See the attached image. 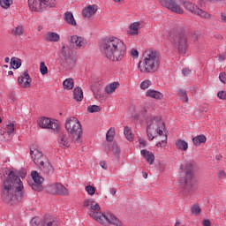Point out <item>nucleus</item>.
<instances>
[{
	"label": "nucleus",
	"mask_w": 226,
	"mask_h": 226,
	"mask_svg": "<svg viewBox=\"0 0 226 226\" xmlns=\"http://www.w3.org/2000/svg\"><path fill=\"white\" fill-rule=\"evenodd\" d=\"M2 185L0 189L1 200L4 204L13 206L24 198V185L17 171L4 170L0 173Z\"/></svg>",
	"instance_id": "f257e3e1"
},
{
	"label": "nucleus",
	"mask_w": 226,
	"mask_h": 226,
	"mask_svg": "<svg viewBox=\"0 0 226 226\" xmlns=\"http://www.w3.org/2000/svg\"><path fill=\"white\" fill-rule=\"evenodd\" d=\"M101 52L109 61H123L126 54V44L117 37L105 39L101 46Z\"/></svg>",
	"instance_id": "f03ea898"
},
{
	"label": "nucleus",
	"mask_w": 226,
	"mask_h": 226,
	"mask_svg": "<svg viewBox=\"0 0 226 226\" xmlns=\"http://www.w3.org/2000/svg\"><path fill=\"white\" fill-rule=\"evenodd\" d=\"M162 63V56L153 49H146L143 60L139 61L138 68L141 73H156Z\"/></svg>",
	"instance_id": "7ed1b4c3"
},
{
	"label": "nucleus",
	"mask_w": 226,
	"mask_h": 226,
	"mask_svg": "<svg viewBox=\"0 0 226 226\" xmlns=\"http://www.w3.org/2000/svg\"><path fill=\"white\" fill-rule=\"evenodd\" d=\"M165 130V124L162 121L160 117H148L147 118V135L148 140H153L154 139V133L158 135H163V131Z\"/></svg>",
	"instance_id": "20e7f679"
},
{
	"label": "nucleus",
	"mask_w": 226,
	"mask_h": 226,
	"mask_svg": "<svg viewBox=\"0 0 226 226\" xmlns=\"http://www.w3.org/2000/svg\"><path fill=\"white\" fill-rule=\"evenodd\" d=\"M193 167H195V162L193 161H185L180 165L181 174L185 175V185L189 190H192L196 186L193 179Z\"/></svg>",
	"instance_id": "39448f33"
},
{
	"label": "nucleus",
	"mask_w": 226,
	"mask_h": 226,
	"mask_svg": "<svg viewBox=\"0 0 226 226\" xmlns=\"http://www.w3.org/2000/svg\"><path fill=\"white\" fill-rule=\"evenodd\" d=\"M65 129L72 135L74 142H80L82 137V125L79 119L75 117H71L65 121Z\"/></svg>",
	"instance_id": "423d86ee"
},
{
	"label": "nucleus",
	"mask_w": 226,
	"mask_h": 226,
	"mask_svg": "<svg viewBox=\"0 0 226 226\" xmlns=\"http://www.w3.org/2000/svg\"><path fill=\"white\" fill-rule=\"evenodd\" d=\"M89 216L91 218H94L96 222H99V223H103L106 220V222H109V223H112V225L116 226H121L123 225V222L116 217V215L112 214H108L105 215V214H102L101 212H89Z\"/></svg>",
	"instance_id": "0eeeda50"
},
{
	"label": "nucleus",
	"mask_w": 226,
	"mask_h": 226,
	"mask_svg": "<svg viewBox=\"0 0 226 226\" xmlns=\"http://www.w3.org/2000/svg\"><path fill=\"white\" fill-rule=\"evenodd\" d=\"M57 0H28V6L33 11H43L46 8H55Z\"/></svg>",
	"instance_id": "6e6552de"
},
{
	"label": "nucleus",
	"mask_w": 226,
	"mask_h": 226,
	"mask_svg": "<svg viewBox=\"0 0 226 226\" xmlns=\"http://www.w3.org/2000/svg\"><path fill=\"white\" fill-rule=\"evenodd\" d=\"M173 45L182 55L188 52V38L186 37L185 32H180L175 35L173 39Z\"/></svg>",
	"instance_id": "1a4fd4ad"
},
{
	"label": "nucleus",
	"mask_w": 226,
	"mask_h": 226,
	"mask_svg": "<svg viewBox=\"0 0 226 226\" xmlns=\"http://www.w3.org/2000/svg\"><path fill=\"white\" fill-rule=\"evenodd\" d=\"M61 54L63 57L64 58V66L67 68L68 70H72L77 64V60L75 57H73V55H72V50H70L69 47L63 46Z\"/></svg>",
	"instance_id": "9d476101"
},
{
	"label": "nucleus",
	"mask_w": 226,
	"mask_h": 226,
	"mask_svg": "<svg viewBox=\"0 0 226 226\" xmlns=\"http://www.w3.org/2000/svg\"><path fill=\"white\" fill-rule=\"evenodd\" d=\"M40 128L53 130V132H59V122L57 120L51 121L50 118L42 117L37 120Z\"/></svg>",
	"instance_id": "9b49d317"
},
{
	"label": "nucleus",
	"mask_w": 226,
	"mask_h": 226,
	"mask_svg": "<svg viewBox=\"0 0 226 226\" xmlns=\"http://www.w3.org/2000/svg\"><path fill=\"white\" fill-rule=\"evenodd\" d=\"M184 8H185V10H187V11H190L191 13H193L194 15H198L201 19H211V14L207 13L205 11H202V9H200L193 3L185 2Z\"/></svg>",
	"instance_id": "f8f14e48"
},
{
	"label": "nucleus",
	"mask_w": 226,
	"mask_h": 226,
	"mask_svg": "<svg viewBox=\"0 0 226 226\" xmlns=\"http://www.w3.org/2000/svg\"><path fill=\"white\" fill-rule=\"evenodd\" d=\"M159 3L162 4V6H164V8L170 10V11H173V13L183 15L185 12L183 8H181V6L176 3V0H159Z\"/></svg>",
	"instance_id": "ddd939ff"
},
{
	"label": "nucleus",
	"mask_w": 226,
	"mask_h": 226,
	"mask_svg": "<svg viewBox=\"0 0 226 226\" xmlns=\"http://www.w3.org/2000/svg\"><path fill=\"white\" fill-rule=\"evenodd\" d=\"M30 154L34 163H35L37 167L43 165L45 162L49 161L47 156L43 154V153H41V151H40L38 148H30Z\"/></svg>",
	"instance_id": "4468645a"
},
{
	"label": "nucleus",
	"mask_w": 226,
	"mask_h": 226,
	"mask_svg": "<svg viewBox=\"0 0 226 226\" xmlns=\"http://www.w3.org/2000/svg\"><path fill=\"white\" fill-rule=\"evenodd\" d=\"M49 193H52L53 195H62L63 197H66L70 195V192L64 185L62 184H53L48 187Z\"/></svg>",
	"instance_id": "2eb2a0df"
},
{
	"label": "nucleus",
	"mask_w": 226,
	"mask_h": 226,
	"mask_svg": "<svg viewBox=\"0 0 226 226\" xmlns=\"http://www.w3.org/2000/svg\"><path fill=\"white\" fill-rule=\"evenodd\" d=\"M32 179L34 180L33 184H30V186L32 189L34 190V192H41L43 190V182L45 179L40 176L38 171H32L31 172Z\"/></svg>",
	"instance_id": "dca6fc26"
},
{
	"label": "nucleus",
	"mask_w": 226,
	"mask_h": 226,
	"mask_svg": "<svg viewBox=\"0 0 226 226\" xmlns=\"http://www.w3.org/2000/svg\"><path fill=\"white\" fill-rule=\"evenodd\" d=\"M69 41L71 45L74 47V49L79 50H82V49H84L86 45H87V41L84 37L79 35L71 36Z\"/></svg>",
	"instance_id": "f3484780"
},
{
	"label": "nucleus",
	"mask_w": 226,
	"mask_h": 226,
	"mask_svg": "<svg viewBox=\"0 0 226 226\" xmlns=\"http://www.w3.org/2000/svg\"><path fill=\"white\" fill-rule=\"evenodd\" d=\"M31 82H33V79L27 72H22L21 75L18 78L19 86L24 87L25 89L31 87Z\"/></svg>",
	"instance_id": "a211bd4d"
},
{
	"label": "nucleus",
	"mask_w": 226,
	"mask_h": 226,
	"mask_svg": "<svg viewBox=\"0 0 226 226\" xmlns=\"http://www.w3.org/2000/svg\"><path fill=\"white\" fill-rule=\"evenodd\" d=\"M58 144L60 147H63V149H66V147H70V146H72V140L70 139V135L66 133H61L58 137Z\"/></svg>",
	"instance_id": "6ab92c4d"
},
{
	"label": "nucleus",
	"mask_w": 226,
	"mask_h": 226,
	"mask_svg": "<svg viewBox=\"0 0 226 226\" xmlns=\"http://www.w3.org/2000/svg\"><path fill=\"white\" fill-rule=\"evenodd\" d=\"M39 169L45 176H52L54 174V166L50 164L49 160L43 162V165L39 166Z\"/></svg>",
	"instance_id": "aec40b11"
},
{
	"label": "nucleus",
	"mask_w": 226,
	"mask_h": 226,
	"mask_svg": "<svg viewBox=\"0 0 226 226\" xmlns=\"http://www.w3.org/2000/svg\"><path fill=\"white\" fill-rule=\"evenodd\" d=\"M96 11H98V6L96 5H88L87 8H85L82 11V15L83 17L89 19L91 17H93V15H94V13H96Z\"/></svg>",
	"instance_id": "412c9836"
},
{
	"label": "nucleus",
	"mask_w": 226,
	"mask_h": 226,
	"mask_svg": "<svg viewBox=\"0 0 226 226\" xmlns=\"http://www.w3.org/2000/svg\"><path fill=\"white\" fill-rule=\"evenodd\" d=\"M141 156L149 163V165H153L154 163V154L153 152L143 149L140 151Z\"/></svg>",
	"instance_id": "4be33fe9"
},
{
	"label": "nucleus",
	"mask_w": 226,
	"mask_h": 226,
	"mask_svg": "<svg viewBox=\"0 0 226 226\" xmlns=\"http://www.w3.org/2000/svg\"><path fill=\"white\" fill-rule=\"evenodd\" d=\"M142 28V24L140 22H134L129 26V34L131 36H137L139 34V29Z\"/></svg>",
	"instance_id": "5701e85b"
},
{
	"label": "nucleus",
	"mask_w": 226,
	"mask_h": 226,
	"mask_svg": "<svg viewBox=\"0 0 226 226\" xmlns=\"http://www.w3.org/2000/svg\"><path fill=\"white\" fill-rule=\"evenodd\" d=\"M40 226H56V220L51 215H45L41 220Z\"/></svg>",
	"instance_id": "b1692460"
},
{
	"label": "nucleus",
	"mask_w": 226,
	"mask_h": 226,
	"mask_svg": "<svg viewBox=\"0 0 226 226\" xmlns=\"http://www.w3.org/2000/svg\"><path fill=\"white\" fill-rule=\"evenodd\" d=\"M119 86L120 84L117 81L109 84L105 87V93H107V94H112L113 93H116V89H117Z\"/></svg>",
	"instance_id": "393cba45"
},
{
	"label": "nucleus",
	"mask_w": 226,
	"mask_h": 226,
	"mask_svg": "<svg viewBox=\"0 0 226 226\" xmlns=\"http://www.w3.org/2000/svg\"><path fill=\"white\" fill-rule=\"evenodd\" d=\"M146 96H148L149 98H154V100H162V98H163V94L156 90L149 89L147 91Z\"/></svg>",
	"instance_id": "a878e982"
},
{
	"label": "nucleus",
	"mask_w": 226,
	"mask_h": 226,
	"mask_svg": "<svg viewBox=\"0 0 226 226\" xmlns=\"http://www.w3.org/2000/svg\"><path fill=\"white\" fill-rule=\"evenodd\" d=\"M44 38L47 41H59L60 40L59 34L56 32H49L44 35Z\"/></svg>",
	"instance_id": "bb28decb"
},
{
	"label": "nucleus",
	"mask_w": 226,
	"mask_h": 226,
	"mask_svg": "<svg viewBox=\"0 0 226 226\" xmlns=\"http://www.w3.org/2000/svg\"><path fill=\"white\" fill-rule=\"evenodd\" d=\"M73 98L76 102H82L84 98V93L82 92V88L78 87L73 90Z\"/></svg>",
	"instance_id": "cd10ccee"
},
{
	"label": "nucleus",
	"mask_w": 226,
	"mask_h": 226,
	"mask_svg": "<svg viewBox=\"0 0 226 226\" xmlns=\"http://www.w3.org/2000/svg\"><path fill=\"white\" fill-rule=\"evenodd\" d=\"M175 146L180 151H188V142L185 141L184 139H177Z\"/></svg>",
	"instance_id": "c85d7f7f"
},
{
	"label": "nucleus",
	"mask_w": 226,
	"mask_h": 226,
	"mask_svg": "<svg viewBox=\"0 0 226 226\" xmlns=\"http://www.w3.org/2000/svg\"><path fill=\"white\" fill-rule=\"evenodd\" d=\"M64 20L67 24H70V26H77V21H75V18L72 12L66 11L64 13Z\"/></svg>",
	"instance_id": "c756f323"
},
{
	"label": "nucleus",
	"mask_w": 226,
	"mask_h": 226,
	"mask_svg": "<svg viewBox=\"0 0 226 226\" xmlns=\"http://www.w3.org/2000/svg\"><path fill=\"white\" fill-rule=\"evenodd\" d=\"M206 140H207V139L206 138V136H204V134H200V135H198V136L192 138V142H193L194 146H199L200 144H204V143H206Z\"/></svg>",
	"instance_id": "7c9ffc66"
},
{
	"label": "nucleus",
	"mask_w": 226,
	"mask_h": 226,
	"mask_svg": "<svg viewBox=\"0 0 226 226\" xmlns=\"http://www.w3.org/2000/svg\"><path fill=\"white\" fill-rule=\"evenodd\" d=\"M124 134L129 142H132L133 140V133H132V129L128 126L124 128Z\"/></svg>",
	"instance_id": "2f4dec72"
},
{
	"label": "nucleus",
	"mask_w": 226,
	"mask_h": 226,
	"mask_svg": "<svg viewBox=\"0 0 226 226\" xmlns=\"http://www.w3.org/2000/svg\"><path fill=\"white\" fill-rule=\"evenodd\" d=\"M64 89H67L68 91L73 89V79H66L63 82Z\"/></svg>",
	"instance_id": "473e14b6"
},
{
	"label": "nucleus",
	"mask_w": 226,
	"mask_h": 226,
	"mask_svg": "<svg viewBox=\"0 0 226 226\" xmlns=\"http://www.w3.org/2000/svg\"><path fill=\"white\" fill-rule=\"evenodd\" d=\"M177 94H178L180 100H182V102H184L185 103H188V94H186V90L178 89Z\"/></svg>",
	"instance_id": "72a5a7b5"
},
{
	"label": "nucleus",
	"mask_w": 226,
	"mask_h": 226,
	"mask_svg": "<svg viewBox=\"0 0 226 226\" xmlns=\"http://www.w3.org/2000/svg\"><path fill=\"white\" fill-rule=\"evenodd\" d=\"M116 135V129L114 127H111L107 134H106V140L108 142H112L114 140V136Z\"/></svg>",
	"instance_id": "f704fd0d"
},
{
	"label": "nucleus",
	"mask_w": 226,
	"mask_h": 226,
	"mask_svg": "<svg viewBox=\"0 0 226 226\" xmlns=\"http://www.w3.org/2000/svg\"><path fill=\"white\" fill-rule=\"evenodd\" d=\"M11 68H13L14 70H18V68L19 66H22V62H20V59L17 58V57H12L11 59Z\"/></svg>",
	"instance_id": "c9c22d12"
},
{
	"label": "nucleus",
	"mask_w": 226,
	"mask_h": 226,
	"mask_svg": "<svg viewBox=\"0 0 226 226\" xmlns=\"http://www.w3.org/2000/svg\"><path fill=\"white\" fill-rule=\"evenodd\" d=\"M12 34L14 36H22V34H24V26H16L12 30Z\"/></svg>",
	"instance_id": "e433bc0d"
},
{
	"label": "nucleus",
	"mask_w": 226,
	"mask_h": 226,
	"mask_svg": "<svg viewBox=\"0 0 226 226\" xmlns=\"http://www.w3.org/2000/svg\"><path fill=\"white\" fill-rule=\"evenodd\" d=\"M11 4H13V0H0V5L5 10H8Z\"/></svg>",
	"instance_id": "4c0bfd02"
},
{
	"label": "nucleus",
	"mask_w": 226,
	"mask_h": 226,
	"mask_svg": "<svg viewBox=\"0 0 226 226\" xmlns=\"http://www.w3.org/2000/svg\"><path fill=\"white\" fill-rule=\"evenodd\" d=\"M87 110L90 114H94V112H100L102 109L98 105H90L87 107Z\"/></svg>",
	"instance_id": "58836bf2"
},
{
	"label": "nucleus",
	"mask_w": 226,
	"mask_h": 226,
	"mask_svg": "<svg viewBox=\"0 0 226 226\" xmlns=\"http://www.w3.org/2000/svg\"><path fill=\"white\" fill-rule=\"evenodd\" d=\"M153 83L151 82V80L149 79H145L144 81L141 82L140 84V89H148L149 87L152 85Z\"/></svg>",
	"instance_id": "ea45409f"
},
{
	"label": "nucleus",
	"mask_w": 226,
	"mask_h": 226,
	"mask_svg": "<svg viewBox=\"0 0 226 226\" xmlns=\"http://www.w3.org/2000/svg\"><path fill=\"white\" fill-rule=\"evenodd\" d=\"M40 72L41 75H47V73H49V68H47V65H45V62H41Z\"/></svg>",
	"instance_id": "a19ab883"
},
{
	"label": "nucleus",
	"mask_w": 226,
	"mask_h": 226,
	"mask_svg": "<svg viewBox=\"0 0 226 226\" xmlns=\"http://www.w3.org/2000/svg\"><path fill=\"white\" fill-rule=\"evenodd\" d=\"M87 193H88V195H94V193L96 192V188H94V186L93 185H87L85 188Z\"/></svg>",
	"instance_id": "79ce46f5"
},
{
	"label": "nucleus",
	"mask_w": 226,
	"mask_h": 226,
	"mask_svg": "<svg viewBox=\"0 0 226 226\" xmlns=\"http://www.w3.org/2000/svg\"><path fill=\"white\" fill-rule=\"evenodd\" d=\"M191 213H192V215H200V207L198 205L192 206L191 207Z\"/></svg>",
	"instance_id": "37998d69"
},
{
	"label": "nucleus",
	"mask_w": 226,
	"mask_h": 226,
	"mask_svg": "<svg viewBox=\"0 0 226 226\" xmlns=\"http://www.w3.org/2000/svg\"><path fill=\"white\" fill-rule=\"evenodd\" d=\"M13 132H15V125L13 124H7L6 132L8 133V135H11Z\"/></svg>",
	"instance_id": "c03bdc74"
},
{
	"label": "nucleus",
	"mask_w": 226,
	"mask_h": 226,
	"mask_svg": "<svg viewBox=\"0 0 226 226\" xmlns=\"http://www.w3.org/2000/svg\"><path fill=\"white\" fill-rule=\"evenodd\" d=\"M90 209L93 213H96V211H100V205L98 203H92Z\"/></svg>",
	"instance_id": "a18cd8bd"
},
{
	"label": "nucleus",
	"mask_w": 226,
	"mask_h": 226,
	"mask_svg": "<svg viewBox=\"0 0 226 226\" xmlns=\"http://www.w3.org/2000/svg\"><path fill=\"white\" fill-rule=\"evenodd\" d=\"M92 204H94V200H85V201L83 203V206L85 207H89V206H90V207H91Z\"/></svg>",
	"instance_id": "49530a36"
},
{
	"label": "nucleus",
	"mask_w": 226,
	"mask_h": 226,
	"mask_svg": "<svg viewBox=\"0 0 226 226\" xmlns=\"http://www.w3.org/2000/svg\"><path fill=\"white\" fill-rule=\"evenodd\" d=\"M182 73L185 77H190V75H192V70L188 69V68H184L182 70Z\"/></svg>",
	"instance_id": "de8ad7c7"
},
{
	"label": "nucleus",
	"mask_w": 226,
	"mask_h": 226,
	"mask_svg": "<svg viewBox=\"0 0 226 226\" xmlns=\"http://www.w3.org/2000/svg\"><path fill=\"white\" fill-rule=\"evenodd\" d=\"M219 80L222 82V84H226V73L225 72H221L219 74Z\"/></svg>",
	"instance_id": "09e8293b"
},
{
	"label": "nucleus",
	"mask_w": 226,
	"mask_h": 226,
	"mask_svg": "<svg viewBox=\"0 0 226 226\" xmlns=\"http://www.w3.org/2000/svg\"><path fill=\"white\" fill-rule=\"evenodd\" d=\"M40 222H41V221H40V218H38V217H34V218L31 220L30 223H31V225H39V226H40Z\"/></svg>",
	"instance_id": "8fccbe9b"
},
{
	"label": "nucleus",
	"mask_w": 226,
	"mask_h": 226,
	"mask_svg": "<svg viewBox=\"0 0 226 226\" xmlns=\"http://www.w3.org/2000/svg\"><path fill=\"white\" fill-rule=\"evenodd\" d=\"M131 56L132 57H134V59H137V57H139V50L132 49L131 50Z\"/></svg>",
	"instance_id": "3c124183"
},
{
	"label": "nucleus",
	"mask_w": 226,
	"mask_h": 226,
	"mask_svg": "<svg viewBox=\"0 0 226 226\" xmlns=\"http://www.w3.org/2000/svg\"><path fill=\"white\" fill-rule=\"evenodd\" d=\"M217 96L220 100H226V93L225 91H221L217 94Z\"/></svg>",
	"instance_id": "603ef678"
},
{
	"label": "nucleus",
	"mask_w": 226,
	"mask_h": 226,
	"mask_svg": "<svg viewBox=\"0 0 226 226\" xmlns=\"http://www.w3.org/2000/svg\"><path fill=\"white\" fill-rule=\"evenodd\" d=\"M162 144H167V135H164L163 139L156 144L157 147H162Z\"/></svg>",
	"instance_id": "864d4df0"
},
{
	"label": "nucleus",
	"mask_w": 226,
	"mask_h": 226,
	"mask_svg": "<svg viewBox=\"0 0 226 226\" xmlns=\"http://www.w3.org/2000/svg\"><path fill=\"white\" fill-rule=\"evenodd\" d=\"M139 142L140 147H146V146H147V141H146V140L143 139H139Z\"/></svg>",
	"instance_id": "5fc2aeb1"
},
{
	"label": "nucleus",
	"mask_w": 226,
	"mask_h": 226,
	"mask_svg": "<svg viewBox=\"0 0 226 226\" xmlns=\"http://www.w3.org/2000/svg\"><path fill=\"white\" fill-rule=\"evenodd\" d=\"M198 39H199V34H197V33H194V34H192V36L191 37V40H192V41H197Z\"/></svg>",
	"instance_id": "6e6d98bb"
},
{
	"label": "nucleus",
	"mask_w": 226,
	"mask_h": 226,
	"mask_svg": "<svg viewBox=\"0 0 226 226\" xmlns=\"http://www.w3.org/2000/svg\"><path fill=\"white\" fill-rule=\"evenodd\" d=\"M226 174H225V171H219L218 172V177L220 179H223V177H225Z\"/></svg>",
	"instance_id": "4d7b16f0"
},
{
	"label": "nucleus",
	"mask_w": 226,
	"mask_h": 226,
	"mask_svg": "<svg viewBox=\"0 0 226 226\" xmlns=\"http://www.w3.org/2000/svg\"><path fill=\"white\" fill-rule=\"evenodd\" d=\"M221 20L222 22H226V12L221 13Z\"/></svg>",
	"instance_id": "13d9d810"
},
{
	"label": "nucleus",
	"mask_w": 226,
	"mask_h": 226,
	"mask_svg": "<svg viewBox=\"0 0 226 226\" xmlns=\"http://www.w3.org/2000/svg\"><path fill=\"white\" fill-rule=\"evenodd\" d=\"M203 226H211V222L209 220H204Z\"/></svg>",
	"instance_id": "bf43d9fd"
},
{
	"label": "nucleus",
	"mask_w": 226,
	"mask_h": 226,
	"mask_svg": "<svg viewBox=\"0 0 226 226\" xmlns=\"http://www.w3.org/2000/svg\"><path fill=\"white\" fill-rule=\"evenodd\" d=\"M100 165L102 169H104V170H107V164L105 163V162L102 161L100 162Z\"/></svg>",
	"instance_id": "052dcab7"
},
{
	"label": "nucleus",
	"mask_w": 226,
	"mask_h": 226,
	"mask_svg": "<svg viewBox=\"0 0 226 226\" xmlns=\"http://www.w3.org/2000/svg\"><path fill=\"white\" fill-rule=\"evenodd\" d=\"M110 193H111V195H116V193H117V191H116V188H110Z\"/></svg>",
	"instance_id": "680f3d73"
},
{
	"label": "nucleus",
	"mask_w": 226,
	"mask_h": 226,
	"mask_svg": "<svg viewBox=\"0 0 226 226\" xmlns=\"http://www.w3.org/2000/svg\"><path fill=\"white\" fill-rule=\"evenodd\" d=\"M144 179H147V172H142Z\"/></svg>",
	"instance_id": "e2e57ef3"
},
{
	"label": "nucleus",
	"mask_w": 226,
	"mask_h": 226,
	"mask_svg": "<svg viewBox=\"0 0 226 226\" xmlns=\"http://www.w3.org/2000/svg\"><path fill=\"white\" fill-rule=\"evenodd\" d=\"M219 59H220L221 61H224V60H225V57H223V56H219Z\"/></svg>",
	"instance_id": "0e129e2a"
},
{
	"label": "nucleus",
	"mask_w": 226,
	"mask_h": 226,
	"mask_svg": "<svg viewBox=\"0 0 226 226\" xmlns=\"http://www.w3.org/2000/svg\"><path fill=\"white\" fill-rule=\"evenodd\" d=\"M4 61L5 63H10V57H5Z\"/></svg>",
	"instance_id": "69168bd1"
},
{
	"label": "nucleus",
	"mask_w": 226,
	"mask_h": 226,
	"mask_svg": "<svg viewBox=\"0 0 226 226\" xmlns=\"http://www.w3.org/2000/svg\"><path fill=\"white\" fill-rule=\"evenodd\" d=\"M8 75H13V72L12 71H9L8 72Z\"/></svg>",
	"instance_id": "338daca9"
},
{
	"label": "nucleus",
	"mask_w": 226,
	"mask_h": 226,
	"mask_svg": "<svg viewBox=\"0 0 226 226\" xmlns=\"http://www.w3.org/2000/svg\"><path fill=\"white\" fill-rule=\"evenodd\" d=\"M222 157L216 156V160H221Z\"/></svg>",
	"instance_id": "774afa93"
}]
</instances>
